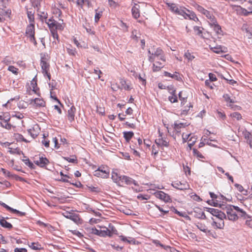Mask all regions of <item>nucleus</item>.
<instances>
[{"instance_id":"nucleus-1","label":"nucleus","mask_w":252,"mask_h":252,"mask_svg":"<svg viewBox=\"0 0 252 252\" xmlns=\"http://www.w3.org/2000/svg\"><path fill=\"white\" fill-rule=\"evenodd\" d=\"M226 212L228 219L232 221L237 220L239 217L243 218L244 219L250 218L249 215L238 206H230L226 208Z\"/></svg>"},{"instance_id":"nucleus-2","label":"nucleus","mask_w":252,"mask_h":252,"mask_svg":"<svg viewBox=\"0 0 252 252\" xmlns=\"http://www.w3.org/2000/svg\"><path fill=\"white\" fill-rule=\"evenodd\" d=\"M148 60L150 62H154L157 60L166 62V57L164 51L160 48H151L148 51Z\"/></svg>"},{"instance_id":"nucleus-3","label":"nucleus","mask_w":252,"mask_h":252,"mask_svg":"<svg viewBox=\"0 0 252 252\" xmlns=\"http://www.w3.org/2000/svg\"><path fill=\"white\" fill-rule=\"evenodd\" d=\"M50 31L51 32L52 35L54 39L57 40V42H59V35L57 32V30L63 31V27L62 24L58 23L57 21L53 19H48L46 22Z\"/></svg>"},{"instance_id":"nucleus-4","label":"nucleus","mask_w":252,"mask_h":252,"mask_svg":"<svg viewBox=\"0 0 252 252\" xmlns=\"http://www.w3.org/2000/svg\"><path fill=\"white\" fill-rule=\"evenodd\" d=\"M48 59L47 56L44 55H42L40 61V65L42 68V72L44 75H46L49 80L51 79V74L49 73L50 65L48 63Z\"/></svg>"},{"instance_id":"nucleus-5","label":"nucleus","mask_w":252,"mask_h":252,"mask_svg":"<svg viewBox=\"0 0 252 252\" xmlns=\"http://www.w3.org/2000/svg\"><path fill=\"white\" fill-rule=\"evenodd\" d=\"M121 86H117L116 84H111V89L114 91H116L118 89H124L126 91H129L131 89V83L124 79H121L120 80Z\"/></svg>"},{"instance_id":"nucleus-6","label":"nucleus","mask_w":252,"mask_h":252,"mask_svg":"<svg viewBox=\"0 0 252 252\" xmlns=\"http://www.w3.org/2000/svg\"><path fill=\"white\" fill-rule=\"evenodd\" d=\"M34 23H30L27 27L26 31V35L29 38L31 42L34 45H36L37 42L34 37Z\"/></svg>"},{"instance_id":"nucleus-7","label":"nucleus","mask_w":252,"mask_h":252,"mask_svg":"<svg viewBox=\"0 0 252 252\" xmlns=\"http://www.w3.org/2000/svg\"><path fill=\"white\" fill-rule=\"evenodd\" d=\"M110 170L106 166H101L94 171V175L98 177L107 178L109 175Z\"/></svg>"},{"instance_id":"nucleus-8","label":"nucleus","mask_w":252,"mask_h":252,"mask_svg":"<svg viewBox=\"0 0 252 252\" xmlns=\"http://www.w3.org/2000/svg\"><path fill=\"white\" fill-rule=\"evenodd\" d=\"M158 138L155 140V143L158 144L160 147H168L169 146V140L159 130Z\"/></svg>"},{"instance_id":"nucleus-9","label":"nucleus","mask_w":252,"mask_h":252,"mask_svg":"<svg viewBox=\"0 0 252 252\" xmlns=\"http://www.w3.org/2000/svg\"><path fill=\"white\" fill-rule=\"evenodd\" d=\"M193 105L190 102H187L186 104L181 105L180 115L185 116L190 113L192 111Z\"/></svg>"},{"instance_id":"nucleus-10","label":"nucleus","mask_w":252,"mask_h":252,"mask_svg":"<svg viewBox=\"0 0 252 252\" xmlns=\"http://www.w3.org/2000/svg\"><path fill=\"white\" fill-rule=\"evenodd\" d=\"M172 186L174 188L180 190L188 189H189V185L186 181L182 182L179 181H176L172 183Z\"/></svg>"},{"instance_id":"nucleus-11","label":"nucleus","mask_w":252,"mask_h":252,"mask_svg":"<svg viewBox=\"0 0 252 252\" xmlns=\"http://www.w3.org/2000/svg\"><path fill=\"white\" fill-rule=\"evenodd\" d=\"M34 158V163L41 167L46 166L49 162L48 159L46 158L43 157L42 156L39 157L35 156Z\"/></svg>"},{"instance_id":"nucleus-12","label":"nucleus","mask_w":252,"mask_h":252,"mask_svg":"<svg viewBox=\"0 0 252 252\" xmlns=\"http://www.w3.org/2000/svg\"><path fill=\"white\" fill-rule=\"evenodd\" d=\"M154 194L157 198L165 202H168L171 200L170 196L162 191H157Z\"/></svg>"},{"instance_id":"nucleus-13","label":"nucleus","mask_w":252,"mask_h":252,"mask_svg":"<svg viewBox=\"0 0 252 252\" xmlns=\"http://www.w3.org/2000/svg\"><path fill=\"white\" fill-rule=\"evenodd\" d=\"M30 104H32L34 107H44L46 106V102L41 98H35L30 100Z\"/></svg>"},{"instance_id":"nucleus-14","label":"nucleus","mask_w":252,"mask_h":252,"mask_svg":"<svg viewBox=\"0 0 252 252\" xmlns=\"http://www.w3.org/2000/svg\"><path fill=\"white\" fill-rule=\"evenodd\" d=\"M207 211L209 212L211 214H212L213 216L216 217V218H226V215L221 212V211H220L218 209H215V208H208Z\"/></svg>"},{"instance_id":"nucleus-15","label":"nucleus","mask_w":252,"mask_h":252,"mask_svg":"<svg viewBox=\"0 0 252 252\" xmlns=\"http://www.w3.org/2000/svg\"><path fill=\"white\" fill-rule=\"evenodd\" d=\"M40 131V127L37 124H34L32 126L28 129L29 133L33 138L36 137L39 134Z\"/></svg>"},{"instance_id":"nucleus-16","label":"nucleus","mask_w":252,"mask_h":252,"mask_svg":"<svg viewBox=\"0 0 252 252\" xmlns=\"http://www.w3.org/2000/svg\"><path fill=\"white\" fill-rule=\"evenodd\" d=\"M186 10H184V14H180V15L183 16L185 19H189L190 20H192L194 21H196L198 20V18L197 17L195 13L193 11H189V10L184 8Z\"/></svg>"},{"instance_id":"nucleus-17","label":"nucleus","mask_w":252,"mask_h":252,"mask_svg":"<svg viewBox=\"0 0 252 252\" xmlns=\"http://www.w3.org/2000/svg\"><path fill=\"white\" fill-rule=\"evenodd\" d=\"M210 27L213 29L218 38H221L223 35V32L220 26L218 23V22L210 25Z\"/></svg>"},{"instance_id":"nucleus-18","label":"nucleus","mask_w":252,"mask_h":252,"mask_svg":"<svg viewBox=\"0 0 252 252\" xmlns=\"http://www.w3.org/2000/svg\"><path fill=\"white\" fill-rule=\"evenodd\" d=\"M218 220L214 219V218H212L213 220V222L212 224V226H213L216 229H223L224 226V222L223 221V219L224 218L220 219L217 218Z\"/></svg>"},{"instance_id":"nucleus-19","label":"nucleus","mask_w":252,"mask_h":252,"mask_svg":"<svg viewBox=\"0 0 252 252\" xmlns=\"http://www.w3.org/2000/svg\"><path fill=\"white\" fill-rule=\"evenodd\" d=\"M122 184H120L119 185L121 186H123L124 184L127 185H131L132 184H133L134 185H137L136 182L132 179L131 178H130L128 176L123 175V177H122Z\"/></svg>"},{"instance_id":"nucleus-20","label":"nucleus","mask_w":252,"mask_h":252,"mask_svg":"<svg viewBox=\"0 0 252 252\" xmlns=\"http://www.w3.org/2000/svg\"><path fill=\"white\" fill-rule=\"evenodd\" d=\"M122 177L123 176L120 175L119 173L118 170L117 169H114L112 172V179L113 181L117 183L118 185L120 184H122Z\"/></svg>"},{"instance_id":"nucleus-21","label":"nucleus","mask_w":252,"mask_h":252,"mask_svg":"<svg viewBox=\"0 0 252 252\" xmlns=\"http://www.w3.org/2000/svg\"><path fill=\"white\" fill-rule=\"evenodd\" d=\"M66 218H68L71 220L73 221L77 224H81L82 222V220L80 219L79 215L76 214L74 213H69L67 214L66 216H65Z\"/></svg>"},{"instance_id":"nucleus-22","label":"nucleus","mask_w":252,"mask_h":252,"mask_svg":"<svg viewBox=\"0 0 252 252\" xmlns=\"http://www.w3.org/2000/svg\"><path fill=\"white\" fill-rule=\"evenodd\" d=\"M167 4L170 10L175 13L179 15L184 14V10L180 9L176 4L173 3H167Z\"/></svg>"},{"instance_id":"nucleus-23","label":"nucleus","mask_w":252,"mask_h":252,"mask_svg":"<svg viewBox=\"0 0 252 252\" xmlns=\"http://www.w3.org/2000/svg\"><path fill=\"white\" fill-rule=\"evenodd\" d=\"M11 14V10L6 6L2 5H0V16L2 17H7L10 18Z\"/></svg>"},{"instance_id":"nucleus-24","label":"nucleus","mask_w":252,"mask_h":252,"mask_svg":"<svg viewBox=\"0 0 252 252\" xmlns=\"http://www.w3.org/2000/svg\"><path fill=\"white\" fill-rule=\"evenodd\" d=\"M208 20L209 25H211L213 24L216 23L217 22V19L212 13L208 10H206L204 14Z\"/></svg>"},{"instance_id":"nucleus-25","label":"nucleus","mask_w":252,"mask_h":252,"mask_svg":"<svg viewBox=\"0 0 252 252\" xmlns=\"http://www.w3.org/2000/svg\"><path fill=\"white\" fill-rule=\"evenodd\" d=\"M30 88L35 94L38 95H40V90L39 88L37 87V79L36 77L33 78L31 81Z\"/></svg>"},{"instance_id":"nucleus-26","label":"nucleus","mask_w":252,"mask_h":252,"mask_svg":"<svg viewBox=\"0 0 252 252\" xmlns=\"http://www.w3.org/2000/svg\"><path fill=\"white\" fill-rule=\"evenodd\" d=\"M132 17L135 19H138L140 15V5L137 3H134L131 9Z\"/></svg>"},{"instance_id":"nucleus-27","label":"nucleus","mask_w":252,"mask_h":252,"mask_svg":"<svg viewBox=\"0 0 252 252\" xmlns=\"http://www.w3.org/2000/svg\"><path fill=\"white\" fill-rule=\"evenodd\" d=\"M0 204L4 208L6 209L8 211H10L12 213L17 214L19 216H23L25 215V213L20 212L16 209H13L3 202H0Z\"/></svg>"},{"instance_id":"nucleus-28","label":"nucleus","mask_w":252,"mask_h":252,"mask_svg":"<svg viewBox=\"0 0 252 252\" xmlns=\"http://www.w3.org/2000/svg\"><path fill=\"white\" fill-rule=\"evenodd\" d=\"M76 112V108L74 106H72L68 110L67 119L70 122H72L74 120L75 114Z\"/></svg>"},{"instance_id":"nucleus-29","label":"nucleus","mask_w":252,"mask_h":252,"mask_svg":"<svg viewBox=\"0 0 252 252\" xmlns=\"http://www.w3.org/2000/svg\"><path fill=\"white\" fill-rule=\"evenodd\" d=\"M210 49L214 53L219 54L220 53H225L227 51V48L220 45L216 47L209 46Z\"/></svg>"},{"instance_id":"nucleus-30","label":"nucleus","mask_w":252,"mask_h":252,"mask_svg":"<svg viewBox=\"0 0 252 252\" xmlns=\"http://www.w3.org/2000/svg\"><path fill=\"white\" fill-rule=\"evenodd\" d=\"M152 70L154 72H158L161 70L163 67L164 64L161 62L158 61V60L153 62Z\"/></svg>"},{"instance_id":"nucleus-31","label":"nucleus","mask_w":252,"mask_h":252,"mask_svg":"<svg viewBox=\"0 0 252 252\" xmlns=\"http://www.w3.org/2000/svg\"><path fill=\"white\" fill-rule=\"evenodd\" d=\"M163 74L165 76L172 78L177 81H181L182 80L181 75L177 72H175L172 74L167 71H164Z\"/></svg>"},{"instance_id":"nucleus-32","label":"nucleus","mask_w":252,"mask_h":252,"mask_svg":"<svg viewBox=\"0 0 252 252\" xmlns=\"http://www.w3.org/2000/svg\"><path fill=\"white\" fill-rule=\"evenodd\" d=\"M187 126L186 123H175L174 124V131L176 133H180L182 131V129L185 128Z\"/></svg>"},{"instance_id":"nucleus-33","label":"nucleus","mask_w":252,"mask_h":252,"mask_svg":"<svg viewBox=\"0 0 252 252\" xmlns=\"http://www.w3.org/2000/svg\"><path fill=\"white\" fill-rule=\"evenodd\" d=\"M188 95L184 91H181L179 93V99L181 101V105H183L187 103Z\"/></svg>"},{"instance_id":"nucleus-34","label":"nucleus","mask_w":252,"mask_h":252,"mask_svg":"<svg viewBox=\"0 0 252 252\" xmlns=\"http://www.w3.org/2000/svg\"><path fill=\"white\" fill-rule=\"evenodd\" d=\"M4 121H1L0 124L2 127L7 129H10L12 127V125L8 123L10 119V117L9 116H7L4 118Z\"/></svg>"},{"instance_id":"nucleus-35","label":"nucleus","mask_w":252,"mask_h":252,"mask_svg":"<svg viewBox=\"0 0 252 252\" xmlns=\"http://www.w3.org/2000/svg\"><path fill=\"white\" fill-rule=\"evenodd\" d=\"M196 226L200 230L203 232L207 233L210 232V231L208 229L207 226L204 223L201 222H197L196 224Z\"/></svg>"},{"instance_id":"nucleus-36","label":"nucleus","mask_w":252,"mask_h":252,"mask_svg":"<svg viewBox=\"0 0 252 252\" xmlns=\"http://www.w3.org/2000/svg\"><path fill=\"white\" fill-rule=\"evenodd\" d=\"M119 238L120 239V240L124 242H127V243L128 244H137L138 243V242H136L135 240L133 238H131L130 240H129L127 238H126V237L124 236H123V235H121L119 236ZM129 239H130V238H129Z\"/></svg>"},{"instance_id":"nucleus-37","label":"nucleus","mask_w":252,"mask_h":252,"mask_svg":"<svg viewBox=\"0 0 252 252\" xmlns=\"http://www.w3.org/2000/svg\"><path fill=\"white\" fill-rule=\"evenodd\" d=\"M159 147L160 146L157 144L152 146L151 153L152 155L154 158H156L158 155V152L159 151Z\"/></svg>"},{"instance_id":"nucleus-38","label":"nucleus","mask_w":252,"mask_h":252,"mask_svg":"<svg viewBox=\"0 0 252 252\" xmlns=\"http://www.w3.org/2000/svg\"><path fill=\"white\" fill-rule=\"evenodd\" d=\"M171 95L169 96L168 99L171 103L178 102V97L176 94V90H174L171 92Z\"/></svg>"},{"instance_id":"nucleus-39","label":"nucleus","mask_w":252,"mask_h":252,"mask_svg":"<svg viewBox=\"0 0 252 252\" xmlns=\"http://www.w3.org/2000/svg\"><path fill=\"white\" fill-rule=\"evenodd\" d=\"M123 134L126 142H129L134 136V133L132 131H125Z\"/></svg>"},{"instance_id":"nucleus-40","label":"nucleus","mask_w":252,"mask_h":252,"mask_svg":"<svg viewBox=\"0 0 252 252\" xmlns=\"http://www.w3.org/2000/svg\"><path fill=\"white\" fill-rule=\"evenodd\" d=\"M66 50L68 54L70 56H75L77 53L76 49L73 48L71 45H69L66 47Z\"/></svg>"},{"instance_id":"nucleus-41","label":"nucleus","mask_w":252,"mask_h":252,"mask_svg":"<svg viewBox=\"0 0 252 252\" xmlns=\"http://www.w3.org/2000/svg\"><path fill=\"white\" fill-rule=\"evenodd\" d=\"M52 12L55 14L58 17H60L62 14V12L59 8H57L55 4L52 7Z\"/></svg>"},{"instance_id":"nucleus-42","label":"nucleus","mask_w":252,"mask_h":252,"mask_svg":"<svg viewBox=\"0 0 252 252\" xmlns=\"http://www.w3.org/2000/svg\"><path fill=\"white\" fill-rule=\"evenodd\" d=\"M104 230H102V229L100 228V236L105 237L106 236H111L112 232L108 228H105Z\"/></svg>"},{"instance_id":"nucleus-43","label":"nucleus","mask_w":252,"mask_h":252,"mask_svg":"<svg viewBox=\"0 0 252 252\" xmlns=\"http://www.w3.org/2000/svg\"><path fill=\"white\" fill-rule=\"evenodd\" d=\"M0 224L2 227L5 228H11L12 227V224L4 219H1L0 220Z\"/></svg>"},{"instance_id":"nucleus-44","label":"nucleus","mask_w":252,"mask_h":252,"mask_svg":"<svg viewBox=\"0 0 252 252\" xmlns=\"http://www.w3.org/2000/svg\"><path fill=\"white\" fill-rule=\"evenodd\" d=\"M197 138L196 136L191 135L188 141V146L189 149H191V147L195 144Z\"/></svg>"},{"instance_id":"nucleus-45","label":"nucleus","mask_w":252,"mask_h":252,"mask_svg":"<svg viewBox=\"0 0 252 252\" xmlns=\"http://www.w3.org/2000/svg\"><path fill=\"white\" fill-rule=\"evenodd\" d=\"M103 11L102 10H99V9L95 10V13L94 16V20L95 22H97L101 17L102 15Z\"/></svg>"},{"instance_id":"nucleus-46","label":"nucleus","mask_w":252,"mask_h":252,"mask_svg":"<svg viewBox=\"0 0 252 252\" xmlns=\"http://www.w3.org/2000/svg\"><path fill=\"white\" fill-rule=\"evenodd\" d=\"M27 15L30 23H34V12L32 10H28Z\"/></svg>"},{"instance_id":"nucleus-47","label":"nucleus","mask_w":252,"mask_h":252,"mask_svg":"<svg viewBox=\"0 0 252 252\" xmlns=\"http://www.w3.org/2000/svg\"><path fill=\"white\" fill-rule=\"evenodd\" d=\"M192 152L193 156L196 157L198 159H200L205 158V157L202 155V154L197 149L194 148L193 149Z\"/></svg>"},{"instance_id":"nucleus-48","label":"nucleus","mask_w":252,"mask_h":252,"mask_svg":"<svg viewBox=\"0 0 252 252\" xmlns=\"http://www.w3.org/2000/svg\"><path fill=\"white\" fill-rule=\"evenodd\" d=\"M184 57L187 59L189 61H192L195 58L194 55L192 54V53L190 52L189 50H187L185 52Z\"/></svg>"},{"instance_id":"nucleus-49","label":"nucleus","mask_w":252,"mask_h":252,"mask_svg":"<svg viewBox=\"0 0 252 252\" xmlns=\"http://www.w3.org/2000/svg\"><path fill=\"white\" fill-rule=\"evenodd\" d=\"M8 152L11 154H17L20 155L22 153V151L17 148H12L11 147H8Z\"/></svg>"},{"instance_id":"nucleus-50","label":"nucleus","mask_w":252,"mask_h":252,"mask_svg":"<svg viewBox=\"0 0 252 252\" xmlns=\"http://www.w3.org/2000/svg\"><path fill=\"white\" fill-rule=\"evenodd\" d=\"M193 6L199 12L202 13V14H204V13L206 12L207 10L205 9L204 7H203L202 6L197 4L194 3Z\"/></svg>"},{"instance_id":"nucleus-51","label":"nucleus","mask_w":252,"mask_h":252,"mask_svg":"<svg viewBox=\"0 0 252 252\" xmlns=\"http://www.w3.org/2000/svg\"><path fill=\"white\" fill-rule=\"evenodd\" d=\"M11 117L21 120L24 118V115L23 113L19 112H14L11 115Z\"/></svg>"},{"instance_id":"nucleus-52","label":"nucleus","mask_w":252,"mask_h":252,"mask_svg":"<svg viewBox=\"0 0 252 252\" xmlns=\"http://www.w3.org/2000/svg\"><path fill=\"white\" fill-rule=\"evenodd\" d=\"M42 144L46 148H49L50 145V141L46 138L45 134H43V140L41 141Z\"/></svg>"},{"instance_id":"nucleus-53","label":"nucleus","mask_w":252,"mask_h":252,"mask_svg":"<svg viewBox=\"0 0 252 252\" xmlns=\"http://www.w3.org/2000/svg\"><path fill=\"white\" fill-rule=\"evenodd\" d=\"M235 187L240 192L243 193L244 194H247V191L244 189L242 185L238 184H236L235 185Z\"/></svg>"},{"instance_id":"nucleus-54","label":"nucleus","mask_w":252,"mask_h":252,"mask_svg":"<svg viewBox=\"0 0 252 252\" xmlns=\"http://www.w3.org/2000/svg\"><path fill=\"white\" fill-rule=\"evenodd\" d=\"M7 70L10 72H11L12 73H13L15 75H18L19 72H18V68H16L13 65H10L7 68Z\"/></svg>"},{"instance_id":"nucleus-55","label":"nucleus","mask_w":252,"mask_h":252,"mask_svg":"<svg viewBox=\"0 0 252 252\" xmlns=\"http://www.w3.org/2000/svg\"><path fill=\"white\" fill-rule=\"evenodd\" d=\"M230 117L234 120H240L242 119L241 115L238 112H233L230 114Z\"/></svg>"},{"instance_id":"nucleus-56","label":"nucleus","mask_w":252,"mask_h":252,"mask_svg":"<svg viewBox=\"0 0 252 252\" xmlns=\"http://www.w3.org/2000/svg\"><path fill=\"white\" fill-rule=\"evenodd\" d=\"M50 96L51 97L57 101L59 104H61L60 100L58 99L56 92H55V89L52 88L50 91Z\"/></svg>"},{"instance_id":"nucleus-57","label":"nucleus","mask_w":252,"mask_h":252,"mask_svg":"<svg viewBox=\"0 0 252 252\" xmlns=\"http://www.w3.org/2000/svg\"><path fill=\"white\" fill-rule=\"evenodd\" d=\"M191 135H192V134L190 133L187 134V133H185L183 132L182 134V135L183 142L185 143V142H188L189 139V138L191 137Z\"/></svg>"},{"instance_id":"nucleus-58","label":"nucleus","mask_w":252,"mask_h":252,"mask_svg":"<svg viewBox=\"0 0 252 252\" xmlns=\"http://www.w3.org/2000/svg\"><path fill=\"white\" fill-rule=\"evenodd\" d=\"M154 244L157 246H159L160 247H161V248H163L164 249L166 250H167L168 249H170L171 248L170 246H164L162 244H161L159 241L158 240H154Z\"/></svg>"},{"instance_id":"nucleus-59","label":"nucleus","mask_w":252,"mask_h":252,"mask_svg":"<svg viewBox=\"0 0 252 252\" xmlns=\"http://www.w3.org/2000/svg\"><path fill=\"white\" fill-rule=\"evenodd\" d=\"M0 170L3 173V175L7 177H13V175L8 170L1 168Z\"/></svg>"},{"instance_id":"nucleus-60","label":"nucleus","mask_w":252,"mask_h":252,"mask_svg":"<svg viewBox=\"0 0 252 252\" xmlns=\"http://www.w3.org/2000/svg\"><path fill=\"white\" fill-rule=\"evenodd\" d=\"M190 197L191 199H192L193 200H195L196 201L199 202L202 200L201 198L198 195H197L196 194L194 193H191L190 194Z\"/></svg>"},{"instance_id":"nucleus-61","label":"nucleus","mask_w":252,"mask_h":252,"mask_svg":"<svg viewBox=\"0 0 252 252\" xmlns=\"http://www.w3.org/2000/svg\"><path fill=\"white\" fill-rule=\"evenodd\" d=\"M100 228L99 229H97L96 228H92L90 229V233L93 234H95V235H97L99 236H100Z\"/></svg>"},{"instance_id":"nucleus-62","label":"nucleus","mask_w":252,"mask_h":252,"mask_svg":"<svg viewBox=\"0 0 252 252\" xmlns=\"http://www.w3.org/2000/svg\"><path fill=\"white\" fill-rule=\"evenodd\" d=\"M65 159L69 162L71 163H77V158L75 156H73L71 157H67L64 158Z\"/></svg>"},{"instance_id":"nucleus-63","label":"nucleus","mask_w":252,"mask_h":252,"mask_svg":"<svg viewBox=\"0 0 252 252\" xmlns=\"http://www.w3.org/2000/svg\"><path fill=\"white\" fill-rule=\"evenodd\" d=\"M30 247L33 250H40L41 248V245L38 243H32Z\"/></svg>"},{"instance_id":"nucleus-64","label":"nucleus","mask_w":252,"mask_h":252,"mask_svg":"<svg viewBox=\"0 0 252 252\" xmlns=\"http://www.w3.org/2000/svg\"><path fill=\"white\" fill-rule=\"evenodd\" d=\"M183 169L187 176L190 175L191 174L190 168L187 165H183Z\"/></svg>"}]
</instances>
